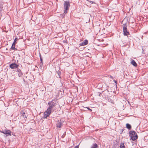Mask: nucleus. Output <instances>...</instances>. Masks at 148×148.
I'll list each match as a JSON object with an SVG mask.
<instances>
[{
  "instance_id": "nucleus-1",
  "label": "nucleus",
  "mask_w": 148,
  "mask_h": 148,
  "mask_svg": "<svg viewBox=\"0 0 148 148\" xmlns=\"http://www.w3.org/2000/svg\"><path fill=\"white\" fill-rule=\"evenodd\" d=\"M130 136V139L134 141L138 138V136L137 133L134 131H131L129 132Z\"/></svg>"
},
{
  "instance_id": "nucleus-2",
  "label": "nucleus",
  "mask_w": 148,
  "mask_h": 148,
  "mask_svg": "<svg viewBox=\"0 0 148 148\" xmlns=\"http://www.w3.org/2000/svg\"><path fill=\"white\" fill-rule=\"evenodd\" d=\"M54 100V99H53L52 101L48 103L49 107L47 108V109L51 111L52 110L53 108L55 107L57 104L56 102L53 101Z\"/></svg>"
},
{
  "instance_id": "nucleus-3",
  "label": "nucleus",
  "mask_w": 148,
  "mask_h": 148,
  "mask_svg": "<svg viewBox=\"0 0 148 148\" xmlns=\"http://www.w3.org/2000/svg\"><path fill=\"white\" fill-rule=\"evenodd\" d=\"M70 5L69 1H64V13L65 14L67 13V10L69 8Z\"/></svg>"
},
{
  "instance_id": "nucleus-4",
  "label": "nucleus",
  "mask_w": 148,
  "mask_h": 148,
  "mask_svg": "<svg viewBox=\"0 0 148 148\" xmlns=\"http://www.w3.org/2000/svg\"><path fill=\"white\" fill-rule=\"evenodd\" d=\"M123 34L124 36H127L130 34L129 32L127 31V25L126 24H123Z\"/></svg>"
},
{
  "instance_id": "nucleus-5",
  "label": "nucleus",
  "mask_w": 148,
  "mask_h": 148,
  "mask_svg": "<svg viewBox=\"0 0 148 148\" xmlns=\"http://www.w3.org/2000/svg\"><path fill=\"white\" fill-rule=\"evenodd\" d=\"M52 111L47 109V110L44 112L43 118H46L48 116H49L51 114Z\"/></svg>"
},
{
  "instance_id": "nucleus-6",
  "label": "nucleus",
  "mask_w": 148,
  "mask_h": 148,
  "mask_svg": "<svg viewBox=\"0 0 148 148\" xmlns=\"http://www.w3.org/2000/svg\"><path fill=\"white\" fill-rule=\"evenodd\" d=\"M0 132L5 134H6V136L11 135V132L10 130H4L2 131H0Z\"/></svg>"
},
{
  "instance_id": "nucleus-7",
  "label": "nucleus",
  "mask_w": 148,
  "mask_h": 148,
  "mask_svg": "<svg viewBox=\"0 0 148 148\" xmlns=\"http://www.w3.org/2000/svg\"><path fill=\"white\" fill-rule=\"evenodd\" d=\"M19 66V65L15 63H12L10 65V67L12 69L17 68Z\"/></svg>"
},
{
  "instance_id": "nucleus-8",
  "label": "nucleus",
  "mask_w": 148,
  "mask_h": 148,
  "mask_svg": "<svg viewBox=\"0 0 148 148\" xmlns=\"http://www.w3.org/2000/svg\"><path fill=\"white\" fill-rule=\"evenodd\" d=\"M16 71L18 72V75L19 77H21L23 76V73L20 69H17Z\"/></svg>"
},
{
  "instance_id": "nucleus-9",
  "label": "nucleus",
  "mask_w": 148,
  "mask_h": 148,
  "mask_svg": "<svg viewBox=\"0 0 148 148\" xmlns=\"http://www.w3.org/2000/svg\"><path fill=\"white\" fill-rule=\"evenodd\" d=\"M88 41L87 40H85L83 42L79 44L80 46H82L86 45L88 44Z\"/></svg>"
},
{
  "instance_id": "nucleus-10",
  "label": "nucleus",
  "mask_w": 148,
  "mask_h": 148,
  "mask_svg": "<svg viewBox=\"0 0 148 148\" xmlns=\"http://www.w3.org/2000/svg\"><path fill=\"white\" fill-rule=\"evenodd\" d=\"M20 114L21 116H22L24 118H27V114H26L23 110H21L20 112Z\"/></svg>"
},
{
  "instance_id": "nucleus-11",
  "label": "nucleus",
  "mask_w": 148,
  "mask_h": 148,
  "mask_svg": "<svg viewBox=\"0 0 148 148\" xmlns=\"http://www.w3.org/2000/svg\"><path fill=\"white\" fill-rule=\"evenodd\" d=\"M62 123L60 121H58L56 124V127H57L60 128L61 127Z\"/></svg>"
},
{
  "instance_id": "nucleus-12",
  "label": "nucleus",
  "mask_w": 148,
  "mask_h": 148,
  "mask_svg": "<svg viewBox=\"0 0 148 148\" xmlns=\"http://www.w3.org/2000/svg\"><path fill=\"white\" fill-rule=\"evenodd\" d=\"M15 43H14V42H13V43L12 46L10 48V49H12L14 50H16V49L15 48Z\"/></svg>"
},
{
  "instance_id": "nucleus-13",
  "label": "nucleus",
  "mask_w": 148,
  "mask_h": 148,
  "mask_svg": "<svg viewBox=\"0 0 148 148\" xmlns=\"http://www.w3.org/2000/svg\"><path fill=\"white\" fill-rule=\"evenodd\" d=\"M131 64L134 66H137V64L136 62L134 60H132L131 62Z\"/></svg>"
},
{
  "instance_id": "nucleus-14",
  "label": "nucleus",
  "mask_w": 148,
  "mask_h": 148,
  "mask_svg": "<svg viewBox=\"0 0 148 148\" xmlns=\"http://www.w3.org/2000/svg\"><path fill=\"white\" fill-rule=\"evenodd\" d=\"M120 148H125V146L124 145V142L121 143L120 146Z\"/></svg>"
},
{
  "instance_id": "nucleus-15",
  "label": "nucleus",
  "mask_w": 148,
  "mask_h": 148,
  "mask_svg": "<svg viewBox=\"0 0 148 148\" xmlns=\"http://www.w3.org/2000/svg\"><path fill=\"white\" fill-rule=\"evenodd\" d=\"M98 147V145L96 143L93 144L92 145L91 148H97Z\"/></svg>"
},
{
  "instance_id": "nucleus-16",
  "label": "nucleus",
  "mask_w": 148,
  "mask_h": 148,
  "mask_svg": "<svg viewBox=\"0 0 148 148\" xmlns=\"http://www.w3.org/2000/svg\"><path fill=\"white\" fill-rule=\"evenodd\" d=\"M126 127L129 129H130L131 128V125L129 123H127L126 124Z\"/></svg>"
},
{
  "instance_id": "nucleus-17",
  "label": "nucleus",
  "mask_w": 148,
  "mask_h": 148,
  "mask_svg": "<svg viewBox=\"0 0 148 148\" xmlns=\"http://www.w3.org/2000/svg\"><path fill=\"white\" fill-rule=\"evenodd\" d=\"M39 65L40 66V67L41 68H42V67L43 65V62H40V63L39 64Z\"/></svg>"
},
{
  "instance_id": "nucleus-18",
  "label": "nucleus",
  "mask_w": 148,
  "mask_h": 148,
  "mask_svg": "<svg viewBox=\"0 0 148 148\" xmlns=\"http://www.w3.org/2000/svg\"><path fill=\"white\" fill-rule=\"evenodd\" d=\"M57 72L58 74V75H59V77L60 78L61 77L60 76V75L61 74V72L59 71Z\"/></svg>"
},
{
  "instance_id": "nucleus-19",
  "label": "nucleus",
  "mask_w": 148,
  "mask_h": 148,
  "mask_svg": "<svg viewBox=\"0 0 148 148\" xmlns=\"http://www.w3.org/2000/svg\"><path fill=\"white\" fill-rule=\"evenodd\" d=\"M3 8V5L2 4H0V11H1Z\"/></svg>"
},
{
  "instance_id": "nucleus-20",
  "label": "nucleus",
  "mask_w": 148,
  "mask_h": 148,
  "mask_svg": "<svg viewBox=\"0 0 148 148\" xmlns=\"http://www.w3.org/2000/svg\"><path fill=\"white\" fill-rule=\"evenodd\" d=\"M40 62H43V59L41 57V56L40 53Z\"/></svg>"
},
{
  "instance_id": "nucleus-21",
  "label": "nucleus",
  "mask_w": 148,
  "mask_h": 148,
  "mask_svg": "<svg viewBox=\"0 0 148 148\" xmlns=\"http://www.w3.org/2000/svg\"><path fill=\"white\" fill-rule=\"evenodd\" d=\"M101 93L100 92H98L97 93V95L99 96V97H100L101 96Z\"/></svg>"
},
{
  "instance_id": "nucleus-22",
  "label": "nucleus",
  "mask_w": 148,
  "mask_h": 148,
  "mask_svg": "<svg viewBox=\"0 0 148 148\" xmlns=\"http://www.w3.org/2000/svg\"><path fill=\"white\" fill-rule=\"evenodd\" d=\"M18 40V38H16L15 39H14V43H15V42L17 40Z\"/></svg>"
},
{
  "instance_id": "nucleus-23",
  "label": "nucleus",
  "mask_w": 148,
  "mask_h": 148,
  "mask_svg": "<svg viewBox=\"0 0 148 148\" xmlns=\"http://www.w3.org/2000/svg\"><path fill=\"white\" fill-rule=\"evenodd\" d=\"M142 53L143 54H145V51L144 50H143V48H142Z\"/></svg>"
},
{
  "instance_id": "nucleus-24",
  "label": "nucleus",
  "mask_w": 148,
  "mask_h": 148,
  "mask_svg": "<svg viewBox=\"0 0 148 148\" xmlns=\"http://www.w3.org/2000/svg\"><path fill=\"white\" fill-rule=\"evenodd\" d=\"M86 108L88 110H89L90 112H91L92 111V110L89 107H87Z\"/></svg>"
},
{
  "instance_id": "nucleus-25",
  "label": "nucleus",
  "mask_w": 148,
  "mask_h": 148,
  "mask_svg": "<svg viewBox=\"0 0 148 148\" xmlns=\"http://www.w3.org/2000/svg\"><path fill=\"white\" fill-rule=\"evenodd\" d=\"M79 145H77V146H75V147L74 148H79Z\"/></svg>"
},
{
  "instance_id": "nucleus-26",
  "label": "nucleus",
  "mask_w": 148,
  "mask_h": 148,
  "mask_svg": "<svg viewBox=\"0 0 148 148\" xmlns=\"http://www.w3.org/2000/svg\"><path fill=\"white\" fill-rule=\"evenodd\" d=\"M108 100L109 101V102L110 101H109V99H108Z\"/></svg>"
}]
</instances>
